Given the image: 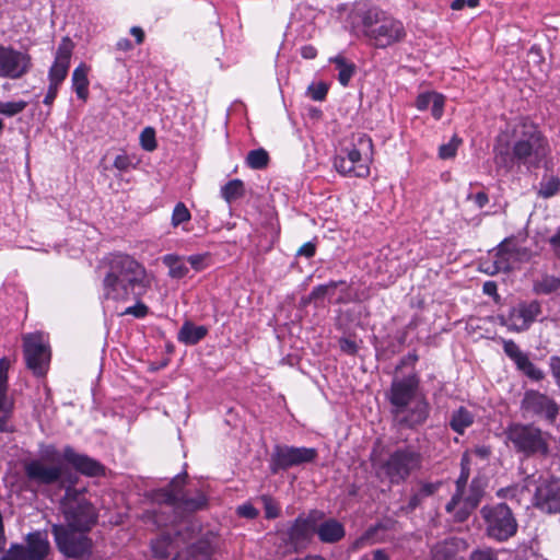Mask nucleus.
Segmentation results:
<instances>
[{"label": "nucleus", "mask_w": 560, "mask_h": 560, "mask_svg": "<svg viewBox=\"0 0 560 560\" xmlns=\"http://www.w3.org/2000/svg\"><path fill=\"white\" fill-rule=\"evenodd\" d=\"M67 464L89 477L103 476L105 467L94 458L80 454L71 446L60 452L55 445H43L38 458L27 462L24 471L28 480L44 486L58 483L67 487L73 483Z\"/></svg>", "instance_id": "f257e3e1"}, {"label": "nucleus", "mask_w": 560, "mask_h": 560, "mask_svg": "<svg viewBox=\"0 0 560 560\" xmlns=\"http://www.w3.org/2000/svg\"><path fill=\"white\" fill-rule=\"evenodd\" d=\"M550 154V143L538 126L528 120H521L512 130L508 148L495 154V163L508 172L514 165L524 166L532 172L540 167L548 168Z\"/></svg>", "instance_id": "f03ea898"}, {"label": "nucleus", "mask_w": 560, "mask_h": 560, "mask_svg": "<svg viewBox=\"0 0 560 560\" xmlns=\"http://www.w3.org/2000/svg\"><path fill=\"white\" fill-rule=\"evenodd\" d=\"M390 405L393 422L400 429L415 430L425 423L431 407L420 389V377L411 373L404 377L395 376L386 393Z\"/></svg>", "instance_id": "7ed1b4c3"}, {"label": "nucleus", "mask_w": 560, "mask_h": 560, "mask_svg": "<svg viewBox=\"0 0 560 560\" xmlns=\"http://www.w3.org/2000/svg\"><path fill=\"white\" fill-rule=\"evenodd\" d=\"M353 18L355 27L371 45L377 48H386L406 36L402 22L378 7L365 4L358 7Z\"/></svg>", "instance_id": "20e7f679"}, {"label": "nucleus", "mask_w": 560, "mask_h": 560, "mask_svg": "<svg viewBox=\"0 0 560 560\" xmlns=\"http://www.w3.org/2000/svg\"><path fill=\"white\" fill-rule=\"evenodd\" d=\"M108 271L104 278L107 298L127 300L138 282L139 264L128 255L115 254L107 259Z\"/></svg>", "instance_id": "39448f33"}, {"label": "nucleus", "mask_w": 560, "mask_h": 560, "mask_svg": "<svg viewBox=\"0 0 560 560\" xmlns=\"http://www.w3.org/2000/svg\"><path fill=\"white\" fill-rule=\"evenodd\" d=\"M423 456L413 445L397 447L382 459L377 474L386 478L392 485L404 483L413 472L422 467Z\"/></svg>", "instance_id": "423d86ee"}, {"label": "nucleus", "mask_w": 560, "mask_h": 560, "mask_svg": "<svg viewBox=\"0 0 560 560\" xmlns=\"http://www.w3.org/2000/svg\"><path fill=\"white\" fill-rule=\"evenodd\" d=\"M63 488L65 494L60 500V510L66 521L65 524L90 532L97 522L98 513L86 499V489H77L71 485Z\"/></svg>", "instance_id": "0eeeda50"}, {"label": "nucleus", "mask_w": 560, "mask_h": 560, "mask_svg": "<svg viewBox=\"0 0 560 560\" xmlns=\"http://www.w3.org/2000/svg\"><path fill=\"white\" fill-rule=\"evenodd\" d=\"M187 474L176 475L168 486L154 492L153 500L168 508H178L186 512H196L207 506V498L198 488H185Z\"/></svg>", "instance_id": "6e6552de"}, {"label": "nucleus", "mask_w": 560, "mask_h": 560, "mask_svg": "<svg viewBox=\"0 0 560 560\" xmlns=\"http://www.w3.org/2000/svg\"><path fill=\"white\" fill-rule=\"evenodd\" d=\"M508 445L526 457L549 453V434L530 423H510L504 430Z\"/></svg>", "instance_id": "1a4fd4ad"}, {"label": "nucleus", "mask_w": 560, "mask_h": 560, "mask_svg": "<svg viewBox=\"0 0 560 560\" xmlns=\"http://www.w3.org/2000/svg\"><path fill=\"white\" fill-rule=\"evenodd\" d=\"M324 518V513L318 510H312L306 516H298L285 529L278 532V538L284 542V551L299 552L310 544L316 524Z\"/></svg>", "instance_id": "9d476101"}, {"label": "nucleus", "mask_w": 560, "mask_h": 560, "mask_svg": "<svg viewBox=\"0 0 560 560\" xmlns=\"http://www.w3.org/2000/svg\"><path fill=\"white\" fill-rule=\"evenodd\" d=\"M88 530H81L67 524H52L51 534L58 550L67 558L83 559L92 552V540Z\"/></svg>", "instance_id": "9b49d317"}, {"label": "nucleus", "mask_w": 560, "mask_h": 560, "mask_svg": "<svg viewBox=\"0 0 560 560\" xmlns=\"http://www.w3.org/2000/svg\"><path fill=\"white\" fill-rule=\"evenodd\" d=\"M480 514L487 535L498 541H505L517 532V522L512 510L505 503L485 505Z\"/></svg>", "instance_id": "f8f14e48"}, {"label": "nucleus", "mask_w": 560, "mask_h": 560, "mask_svg": "<svg viewBox=\"0 0 560 560\" xmlns=\"http://www.w3.org/2000/svg\"><path fill=\"white\" fill-rule=\"evenodd\" d=\"M559 410L560 407L552 397L535 389L526 390L521 401L524 418L542 420L548 424L556 422Z\"/></svg>", "instance_id": "ddd939ff"}, {"label": "nucleus", "mask_w": 560, "mask_h": 560, "mask_svg": "<svg viewBox=\"0 0 560 560\" xmlns=\"http://www.w3.org/2000/svg\"><path fill=\"white\" fill-rule=\"evenodd\" d=\"M493 269L491 275L497 272H509L515 269L520 264L530 260L533 254L527 247L521 246L516 238L511 236L504 238L495 248Z\"/></svg>", "instance_id": "4468645a"}, {"label": "nucleus", "mask_w": 560, "mask_h": 560, "mask_svg": "<svg viewBox=\"0 0 560 560\" xmlns=\"http://www.w3.org/2000/svg\"><path fill=\"white\" fill-rule=\"evenodd\" d=\"M49 552L47 534L37 530L26 535L25 545H11L0 560H45Z\"/></svg>", "instance_id": "2eb2a0df"}, {"label": "nucleus", "mask_w": 560, "mask_h": 560, "mask_svg": "<svg viewBox=\"0 0 560 560\" xmlns=\"http://www.w3.org/2000/svg\"><path fill=\"white\" fill-rule=\"evenodd\" d=\"M23 354L26 366L35 376L46 375L50 362V349L40 334L23 337Z\"/></svg>", "instance_id": "dca6fc26"}, {"label": "nucleus", "mask_w": 560, "mask_h": 560, "mask_svg": "<svg viewBox=\"0 0 560 560\" xmlns=\"http://www.w3.org/2000/svg\"><path fill=\"white\" fill-rule=\"evenodd\" d=\"M316 457L317 451L313 447L276 445L271 454L270 468L276 474L293 466L312 463Z\"/></svg>", "instance_id": "f3484780"}, {"label": "nucleus", "mask_w": 560, "mask_h": 560, "mask_svg": "<svg viewBox=\"0 0 560 560\" xmlns=\"http://www.w3.org/2000/svg\"><path fill=\"white\" fill-rule=\"evenodd\" d=\"M541 313V304L537 300L521 302L512 307L506 315L501 316V324L510 331L527 330Z\"/></svg>", "instance_id": "a211bd4d"}, {"label": "nucleus", "mask_w": 560, "mask_h": 560, "mask_svg": "<svg viewBox=\"0 0 560 560\" xmlns=\"http://www.w3.org/2000/svg\"><path fill=\"white\" fill-rule=\"evenodd\" d=\"M535 505L548 514L560 513V478L541 481L535 491Z\"/></svg>", "instance_id": "6ab92c4d"}, {"label": "nucleus", "mask_w": 560, "mask_h": 560, "mask_svg": "<svg viewBox=\"0 0 560 560\" xmlns=\"http://www.w3.org/2000/svg\"><path fill=\"white\" fill-rule=\"evenodd\" d=\"M503 351L525 376L535 382L544 380V371L537 368L512 339L503 340Z\"/></svg>", "instance_id": "aec40b11"}, {"label": "nucleus", "mask_w": 560, "mask_h": 560, "mask_svg": "<svg viewBox=\"0 0 560 560\" xmlns=\"http://www.w3.org/2000/svg\"><path fill=\"white\" fill-rule=\"evenodd\" d=\"M467 542L459 537H450L431 548V560H463Z\"/></svg>", "instance_id": "412c9836"}, {"label": "nucleus", "mask_w": 560, "mask_h": 560, "mask_svg": "<svg viewBox=\"0 0 560 560\" xmlns=\"http://www.w3.org/2000/svg\"><path fill=\"white\" fill-rule=\"evenodd\" d=\"M442 487V481H428L420 479L418 480L410 490V497L408 502L402 510L406 513H411L418 508H421L423 502L433 497Z\"/></svg>", "instance_id": "4be33fe9"}, {"label": "nucleus", "mask_w": 560, "mask_h": 560, "mask_svg": "<svg viewBox=\"0 0 560 560\" xmlns=\"http://www.w3.org/2000/svg\"><path fill=\"white\" fill-rule=\"evenodd\" d=\"M315 11L311 8H300L289 23V30L296 33L301 39L312 38L316 34Z\"/></svg>", "instance_id": "5701e85b"}, {"label": "nucleus", "mask_w": 560, "mask_h": 560, "mask_svg": "<svg viewBox=\"0 0 560 560\" xmlns=\"http://www.w3.org/2000/svg\"><path fill=\"white\" fill-rule=\"evenodd\" d=\"M337 289H339L340 295L336 299L335 303H346V296L348 295L349 287L345 280H331L327 283L314 287L308 295V301L318 303L323 302L325 299H328V301L331 302V299L335 295Z\"/></svg>", "instance_id": "b1692460"}, {"label": "nucleus", "mask_w": 560, "mask_h": 560, "mask_svg": "<svg viewBox=\"0 0 560 560\" xmlns=\"http://www.w3.org/2000/svg\"><path fill=\"white\" fill-rule=\"evenodd\" d=\"M30 61L27 54L0 45V70H27L31 67Z\"/></svg>", "instance_id": "393cba45"}, {"label": "nucleus", "mask_w": 560, "mask_h": 560, "mask_svg": "<svg viewBox=\"0 0 560 560\" xmlns=\"http://www.w3.org/2000/svg\"><path fill=\"white\" fill-rule=\"evenodd\" d=\"M314 532L324 544H336L346 536L343 524L332 517L319 521Z\"/></svg>", "instance_id": "a878e982"}, {"label": "nucleus", "mask_w": 560, "mask_h": 560, "mask_svg": "<svg viewBox=\"0 0 560 560\" xmlns=\"http://www.w3.org/2000/svg\"><path fill=\"white\" fill-rule=\"evenodd\" d=\"M372 149V139L365 135H362L358 138L357 144H353L351 149L342 150L341 153H345L343 156L353 164H368Z\"/></svg>", "instance_id": "bb28decb"}, {"label": "nucleus", "mask_w": 560, "mask_h": 560, "mask_svg": "<svg viewBox=\"0 0 560 560\" xmlns=\"http://www.w3.org/2000/svg\"><path fill=\"white\" fill-rule=\"evenodd\" d=\"M213 548L209 540L199 539L185 550L178 551L173 560H209Z\"/></svg>", "instance_id": "cd10ccee"}, {"label": "nucleus", "mask_w": 560, "mask_h": 560, "mask_svg": "<svg viewBox=\"0 0 560 560\" xmlns=\"http://www.w3.org/2000/svg\"><path fill=\"white\" fill-rule=\"evenodd\" d=\"M207 335L208 328L206 326H198L190 320H186L177 332V340L184 345L194 346Z\"/></svg>", "instance_id": "c85d7f7f"}, {"label": "nucleus", "mask_w": 560, "mask_h": 560, "mask_svg": "<svg viewBox=\"0 0 560 560\" xmlns=\"http://www.w3.org/2000/svg\"><path fill=\"white\" fill-rule=\"evenodd\" d=\"M334 166L336 171L348 177H366L370 174V167L368 164H353L343 154H339L335 158Z\"/></svg>", "instance_id": "c756f323"}, {"label": "nucleus", "mask_w": 560, "mask_h": 560, "mask_svg": "<svg viewBox=\"0 0 560 560\" xmlns=\"http://www.w3.org/2000/svg\"><path fill=\"white\" fill-rule=\"evenodd\" d=\"M464 491H456L450 502L446 504L445 510L452 514L457 522H465L475 508H470L465 498H463Z\"/></svg>", "instance_id": "7c9ffc66"}, {"label": "nucleus", "mask_w": 560, "mask_h": 560, "mask_svg": "<svg viewBox=\"0 0 560 560\" xmlns=\"http://www.w3.org/2000/svg\"><path fill=\"white\" fill-rule=\"evenodd\" d=\"M179 532H176L175 537L171 533H162L151 542V549L156 558H167L171 550L177 547V538Z\"/></svg>", "instance_id": "2f4dec72"}, {"label": "nucleus", "mask_w": 560, "mask_h": 560, "mask_svg": "<svg viewBox=\"0 0 560 560\" xmlns=\"http://www.w3.org/2000/svg\"><path fill=\"white\" fill-rule=\"evenodd\" d=\"M74 44L70 37L66 36L61 39L55 56V62L50 70H68Z\"/></svg>", "instance_id": "473e14b6"}, {"label": "nucleus", "mask_w": 560, "mask_h": 560, "mask_svg": "<svg viewBox=\"0 0 560 560\" xmlns=\"http://www.w3.org/2000/svg\"><path fill=\"white\" fill-rule=\"evenodd\" d=\"M474 421L475 416L466 407L462 406L453 411L450 420V427L454 432L464 434L466 429L472 425Z\"/></svg>", "instance_id": "72a5a7b5"}, {"label": "nucleus", "mask_w": 560, "mask_h": 560, "mask_svg": "<svg viewBox=\"0 0 560 560\" xmlns=\"http://www.w3.org/2000/svg\"><path fill=\"white\" fill-rule=\"evenodd\" d=\"M162 261L168 268V276L173 279H182L189 271L186 260L182 256L167 254L162 257Z\"/></svg>", "instance_id": "f704fd0d"}, {"label": "nucleus", "mask_w": 560, "mask_h": 560, "mask_svg": "<svg viewBox=\"0 0 560 560\" xmlns=\"http://www.w3.org/2000/svg\"><path fill=\"white\" fill-rule=\"evenodd\" d=\"M560 290V278L555 275L544 273L533 282V291L536 294L548 295Z\"/></svg>", "instance_id": "c9c22d12"}, {"label": "nucleus", "mask_w": 560, "mask_h": 560, "mask_svg": "<svg viewBox=\"0 0 560 560\" xmlns=\"http://www.w3.org/2000/svg\"><path fill=\"white\" fill-rule=\"evenodd\" d=\"M383 530V526L377 524L369 527L359 538H357L351 546L352 550H359L364 547L381 542L383 538L380 536V532Z\"/></svg>", "instance_id": "e433bc0d"}, {"label": "nucleus", "mask_w": 560, "mask_h": 560, "mask_svg": "<svg viewBox=\"0 0 560 560\" xmlns=\"http://www.w3.org/2000/svg\"><path fill=\"white\" fill-rule=\"evenodd\" d=\"M13 404L9 400L7 392H3V386L0 384V432H12L13 429L9 424L11 418Z\"/></svg>", "instance_id": "4c0bfd02"}, {"label": "nucleus", "mask_w": 560, "mask_h": 560, "mask_svg": "<svg viewBox=\"0 0 560 560\" xmlns=\"http://www.w3.org/2000/svg\"><path fill=\"white\" fill-rule=\"evenodd\" d=\"M244 194V183L241 179H232L221 187V196L228 203L242 198Z\"/></svg>", "instance_id": "58836bf2"}, {"label": "nucleus", "mask_w": 560, "mask_h": 560, "mask_svg": "<svg viewBox=\"0 0 560 560\" xmlns=\"http://www.w3.org/2000/svg\"><path fill=\"white\" fill-rule=\"evenodd\" d=\"M68 72H49V88L44 98V104L50 106L56 96L58 86L65 81Z\"/></svg>", "instance_id": "ea45409f"}, {"label": "nucleus", "mask_w": 560, "mask_h": 560, "mask_svg": "<svg viewBox=\"0 0 560 560\" xmlns=\"http://www.w3.org/2000/svg\"><path fill=\"white\" fill-rule=\"evenodd\" d=\"M246 163L253 170H262L269 163V154L262 148L252 150L247 154Z\"/></svg>", "instance_id": "a19ab883"}, {"label": "nucleus", "mask_w": 560, "mask_h": 560, "mask_svg": "<svg viewBox=\"0 0 560 560\" xmlns=\"http://www.w3.org/2000/svg\"><path fill=\"white\" fill-rule=\"evenodd\" d=\"M560 188V179L556 176H545L539 183L538 195L542 198L553 197Z\"/></svg>", "instance_id": "79ce46f5"}, {"label": "nucleus", "mask_w": 560, "mask_h": 560, "mask_svg": "<svg viewBox=\"0 0 560 560\" xmlns=\"http://www.w3.org/2000/svg\"><path fill=\"white\" fill-rule=\"evenodd\" d=\"M72 86L77 96L85 102L89 97V80L86 72H73Z\"/></svg>", "instance_id": "37998d69"}, {"label": "nucleus", "mask_w": 560, "mask_h": 560, "mask_svg": "<svg viewBox=\"0 0 560 560\" xmlns=\"http://www.w3.org/2000/svg\"><path fill=\"white\" fill-rule=\"evenodd\" d=\"M329 84L324 81L313 82L308 85L306 95L313 101L323 102L328 93Z\"/></svg>", "instance_id": "c03bdc74"}, {"label": "nucleus", "mask_w": 560, "mask_h": 560, "mask_svg": "<svg viewBox=\"0 0 560 560\" xmlns=\"http://www.w3.org/2000/svg\"><path fill=\"white\" fill-rule=\"evenodd\" d=\"M27 106V102L25 101H16V102H0V114L7 117H13L20 113H22Z\"/></svg>", "instance_id": "a18cd8bd"}, {"label": "nucleus", "mask_w": 560, "mask_h": 560, "mask_svg": "<svg viewBox=\"0 0 560 560\" xmlns=\"http://www.w3.org/2000/svg\"><path fill=\"white\" fill-rule=\"evenodd\" d=\"M483 495V489L480 485V482L476 479H474L469 486V493L467 497H465L466 501L468 502V505L470 508H477L481 501V498Z\"/></svg>", "instance_id": "49530a36"}, {"label": "nucleus", "mask_w": 560, "mask_h": 560, "mask_svg": "<svg viewBox=\"0 0 560 560\" xmlns=\"http://www.w3.org/2000/svg\"><path fill=\"white\" fill-rule=\"evenodd\" d=\"M191 215L188 208L183 202L176 203L172 213V225L178 226L182 223L188 222Z\"/></svg>", "instance_id": "de8ad7c7"}, {"label": "nucleus", "mask_w": 560, "mask_h": 560, "mask_svg": "<svg viewBox=\"0 0 560 560\" xmlns=\"http://www.w3.org/2000/svg\"><path fill=\"white\" fill-rule=\"evenodd\" d=\"M462 140L454 136L447 143L440 145L439 156L443 160L452 159L455 156Z\"/></svg>", "instance_id": "09e8293b"}, {"label": "nucleus", "mask_w": 560, "mask_h": 560, "mask_svg": "<svg viewBox=\"0 0 560 560\" xmlns=\"http://www.w3.org/2000/svg\"><path fill=\"white\" fill-rule=\"evenodd\" d=\"M264 509H265V517L268 520H272L279 516L280 506L279 504L270 497V495H261L260 498Z\"/></svg>", "instance_id": "8fccbe9b"}, {"label": "nucleus", "mask_w": 560, "mask_h": 560, "mask_svg": "<svg viewBox=\"0 0 560 560\" xmlns=\"http://www.w3.org/2000/svg\"><path fill=\"white\" fill-rule=\"evenodd\" d=\"M460 475L456 480V491H464V488L469 478V458L467 454H464L460 459Z\"/></svg>", "instance_id": "3c124183"}, {"label": "nucleus", "mask_w": 560, "mask_h": 560, "mask_svg": "<svg viewBox=\"0 0 560 560\" xmlns=\"http://www.w3.org/2000/svg\"><path fill=\"white\" fill-rule=\"evenodd\" d=\"M156 149L155 131L152 127L142 130V150L153 151Z\"/></svg>", "instance_id": "603ef678"}, {"label": "nucleus", "mask_w": 560, "mask_h": 560, "mask_svg": "<svg viewBox=\"0 0 560 560\" xmlns=\"http://www.w3.org/2000/svg\"><path fill=\"white\" fill-rule=\"evenodd\" d=\"M468 560H500L498 553L490 549V548H483V549H476L474 550Z\"/></svg>", "instance_id": "864d4df0"}, {"label": "nucleus", "mask_w": 560, "mask_h": 560, "mask_svg": "<svg viewBox=\"0 0 560 560\" xmlns=\"http://www.w3.org/2000/svg\"><path fill=\"white\" fill-rule=\"evenodd\" d=\"M542 60H544V56H542L540 48L533 46L527 51V60H526L527 67H529V68L540 67V63L542 62Z\"/></svg>", "instance_id": "5fc2aeb1"}, {"label": "nucleus", "mask_w": 560, "mask_h": 560, "mask_svg": "<svg viewBox=\"0 0 560 560\" xmlns=\"http://www.w3.org/2000/svg\"><path fill=\"white\" fill-rule=\"evenodd\" d=\"M336 66L337 70H355L357 66L349 60L343 54H339L329 59Z\"/></svg>", "instance_id": "6e6d98bb"}, {"label": "nucleus", "mask_w": 560, "mask_h": 560, "mask_svg": "<svg viewBox=\"0 0 560 560\" xmlns=\"http://www.w3.org/2000/svg\"><path fill=\"white\" fill-rule=\"evenodd\" d=\"M207 258L208 254H196L188 256L187 259L185 260L191 266L192 269H195L196 271H201L207 267Z\"/></svg>", "instance_id": "4d7b16f0"}, {"label": "nucleus", "mask_w": 560, "mask_h": 560, "mask_svg": "<svg viewBox=\"0 0 560 560\" xmlns=\"http://www.w3.org/2000/svg\"><path fill=\"white\" fill-rule=\"evenodd\" d=\"M430 106L432 116L435 119H440L443 115L444 97L441 94L435 93Z\"/></svg>", "instance_id": "13d9d810"}, {"label": "nucleus", "mask_w": 560, "mask_h": 560, "mask_svg": "<svg viewBox=\"0 0 560 560\" xmlns=\"http://www.w3.org/2000/svg\"><path fill=\"white\" fill-rule=\"evenodd\" d=\"M237 514L242 517L254 520L258 516V510L250 503L242 504L237 508Z\"/></svg>", "instance_id": "bf43d9fd"}, {"label": "nucleus", "mask_w": 560, "mask_h": 560, "mask_svg": "<svg viewBox=\"0 0 560 560\" xmlns=\"http://www.w3.org/2000/svg\"><path fill=\"white\" fill-rule=\"evenodd\" d=\"M339 347L342 352L347 354H355L358 351V345L354 340H351L349 338H341L339 340Z\"/></svg>", "instance_id": "052dcab7"}, {"label": "nucleus", "mask_w": 560, "mask_h": 560, "mask_svg": "<svg viewBox=\"0 0 560 560\" xmlns=\"http://www.w3.org/2000/svg\"><path fill=\"white\" fill-rule=\"evenodd\" d=\"M435 93H422L417 97L416 106L419 110H425L430 107Z\"/></svg>", "instance_id": "680f3d73"}, {"label": "nucleus", "mask_w": 560, "mask_h": 560, "mask_svg": "<svg viewBox=\"0 0 560 560\" xmlns=\"http://www.w3.org/2000/svg\"><path fill=\"white\" fill-rule=\"evenodd\" d=\"M549 365H550L551 374L556 381V384L560 388V357H557V355L551 357Z\"/></svg>", "instance_id": "e2e57ef3"}, {"label": "nucleus", "mask_w": 560, "mask_h": 560, "mask_svg": "<svg viewBox=\"0 0 560 560\" xmlns=\"http://www.w3.org/2000/svg\"><path fill=\"white\" fill-rule=\"evenodd\" d=\"M8 369L9 361L2 358L0 360V384L3 386V392L8 390Z\"/></svg>", "instance_id": "0e129e2a"}, {"label": "nucleus", "mask_w": 560, "mask_h": 560, "mask_svg": "<svg viewBox=\"0 0 560 560\" xmlns=\"http://www.w3.org/2000/svg\"><path fill=\"white\" fill-rule=\"evenodd\" d=\"M316 253V245L313 242H307L303 244L299 249L296 255L304 256L306 258H312Z\"/></svg>", "instance_id": "69168bd1"}, {"label": "nucleus", "mask_w": 560, "mask_h": 560, "mask_svg": "<svg viewBox=\"0 0 560 560\" xmlns=\"http://www.w3.org/2000/svg\"><path fill=\"white\" fill-rule=\"evenodd\" d=\"M467 199L472 200L479 209L483 208L489 202V197L485 191H479L476 195L469 194Z\"/></svg>", "instance_id": "338daca9"}, {"label": "nucleus", "mask_w": 560, "mask_h": 560, "mask_svg": "<svg viewBox=\"0 0 560 560\" xmlns=\"http://www.w3.org/2000/svg\"><path fill=\"white\" fill-rule=\"evenodd\" d=\"M549 244H550V246L552 248V252L556 255V257L560 259V228L549 238Z\"/></svg>", "instance_id": "774afa93"}]
</instances>
